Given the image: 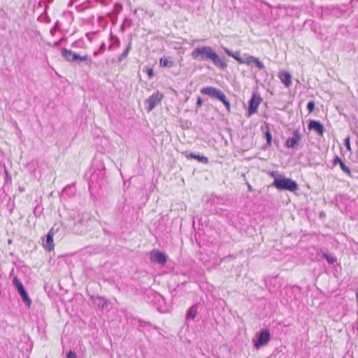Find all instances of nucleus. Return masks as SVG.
<instances>
[{"label":"nucleus","mask_w":358,"mask_h":358,"mask_svg":"<svg viewBox=\"0 0 358 358\" xmlns=\"http://www.w3.org/2000/svg\"><path fill=\"white\" fill-rule=\"evenodd\" d=\"M253 58H254V56H252V55L247 56L245 58L243 59L241 64H245L247 65H252V59Z\"/></svg>","instance_id":"23"},{"label":"nucleus","mask_w":358,"mask_h":358,"mask_svg":"<svg viewBox=\"0 0 358 358\" xmlns=\"http://www.w3.org/2000/svg\"><path fill=\"white\" fill-rule=\"evenodd\" d=\"M314 108H315V102L313 101H308V103L307 104V109H308V112L309 113L313 112Z\"/></svg>","instance_id":"25"},{"label":"nucleus","mask_w":358,"mask_h":358,"mask_svg":"<svg viewBox=\"0 0 358 358\" xmlns=\"http://www.w3.org/2000/svg\"><path fill=\"white\" fill-rule=\"evenodd\" d=\"M197 315V305H194L191 306L187 313L186 319L187 320H194Z\"/></svg>","instance_id":"14"},{"label":"nucleus","mask_w":358,"mask_h":358,"mask_svg":"<svg viewBox=\"0 0 358 358\" xmlns=\"http://www.w3.org/2000/svg\"><path fill=\"white\" fill-rule=\"evenodd\" d=\"M262 98L254 94L249 101L248 114L251 115L257 112L258 106L260 104Z\"/></svg>","instance_id":"10"},{"label":"nucleus","mask_w":358,"mask_h":358,"mask_svg":"<svg viewBox=\"0 0 358 358\" xmlns=\"http://www.w3.org/2000/svg\"><path fill=\"white\" fill-rule=\"evenodd\" d=\"M61 52L62 57L69 62L80 64L82 62H85L89 67H90L93 63L92 59L87 55L81 56L65 48L62 49Z\"/></svg>","instance_id":"3"},{"label":"nucleus","mask_w":358,"mask_h":358,"mask_svg":"<svg viewBox=\"0 0 358 358\" xmlns=\"http://www.w3.org/2000/svg\"><path fill=\"white\" fill-rule=\"evenodd\" d=\"M341 169L349 176H351V171L349 166H348L343 162L339 164Z\"/></svg>","instance_id":"21"},{"label":"nucleus","mask_w":358,"mask_h":358,"mask_svg":"<svg viewBox=\"0 0 358 358\" xmlns=\"http://www.w3.org/2000/svg\"><path fill=\"white\" fill-rule=\"evenodd\" d=\"M264 135H265V138L266 139V144L268 145H271V141H272V135L268 129L265 131Z\"/></svg>","instance_id":"24"},{"label":"nucleus","mask_w":358,"mask_h":358,"mask_svg":"<svg viewBox=\"0 0 358 358\" xmlns=\"http://www.w3.org/2000/svg\"><path fill=\"white\" fill-rule=\"evenodd\" d=\"M13 284L17 289L19 294L22 297V301L27 307L29 308L31 304V300L20 280L17 277H14L13 279Z\"/></svg>","instance_id":"5"},{"label":"nucleus","mask_w":358,"mask_h":358,"mask_svg":"<svg viewBox=\"0 0 358 358\" xmlns=\"http://www.w3.org/2000/svg\"><path fill=\"white\" fill-rule=\"evenodd\" d=\"M343 162L342 159L336 156L334 159V164L336 165L337 164H340Z\"/></svg>","instance_id":"29"},{"label":"nucleus","mask_w":358,"mask_h":358,"mask_svg":"<svg viewBox=\"0 0 358 358\" xmlns=\"http://www.w3.org/2000/svg\"><path fill=\"white\" fill-rule=\"evenodd\" d=\"M200 92L202 94L220 100L224 103L227 111L230 110V103L224 92L214 87H203Z\"/></svg>","instance_id":"4"},{"label":"nucleus","mask_w":358,"mask_h":358,"mask_svg":"<svg viewBox=\"0 0 358 358\" xmlns=\"http://www.w3.org/2000/svg\"><path fill=\"white\" fill-rule=\"evenodd\" d=\"M131 49V41H130L127 45L126 49L123 51V52L118 57L119 62H121L127 57Z\"/></svg>","instance_id":"17"},{"label":"nucleus","mask_w":358,"mask_h":358,"mask_svg":"<svg viewBox=\"0 0 358 358\" xmlns=\"http://www.w3.org/2000/svg\"><path fill=\"white\" fill-rule=\"evenodd\" d=\"M66 358H77V355H76V353L72 350H70L67 354H66Z\"/></svg>","instance_id":"28"},{"label":"nucleus","mask_w":358,"mask_h":358,"mask_svg":"<svg viewBox=\"0 0 358 358\" xmlns=\"http://www.w3.org/2000/svg\"><path fill=\"white\" fill-rule=\"evenodd\" d=\"M252 64L255 65L259 70L265 69V66L258 58L254 57L252 59Z\"/></svg>","instance_id":"19"},{"label":"nucleus","mask_w":358,"mask_h":358,"mask_svg":"<svg viewBox=\"0 0 358 358\" xmlns=\"http://www.w3.org/2000/svg\"><path fill=\"white\" fill-rule=\"evenodd\" d=\"M278 78L286 87L292 85V75L287 71H281L278 73Z\"/></svg>","instance_id":"13"},{"label":"nucleus","mask_w":358,"mask_h":358,"mask_svg":"<svg viewBox=\"0 0 358 358\" xmlns=\"http://www.w3.org/2000/svg\"><path fill=\"white\" fill-rule=\"evenodd\" d=\"M114 48H115V47H114V45H113V44H111V45H109V47H108V50H113Z\"/></svg>","instance_id":"35"},{"label":"nucleus","mask_w":358,"mask_h":358,"mask_svg":"<svg viewBox=\"0 0 358 358\" xmlns=\"http://www.w3.org/2000/svg\"><path fill=\"white\" fill-rule=\"evenodd\" d=\"M271 175L274 177V180L271 186L275 187L277 189L294 192L299 189V185L292 179L286 178L275 172H271Z\"/></svg>","instance_id":"2"},{"label":"nucleus","mask_w":358,"mask_h":358,"mask_svg":"<svg viewBox=\"0 0 358 358\" xmlns=\"http://www.w3.org/2000/svg\"><path fill=\"white\" fill-rule=\"evenodd\" d=\"M224 52L227 54V55L233 57L238 63L241 64L243 58L242 57H241L239 52H234L228 48H225Z\"/></svg>","instance_id":"15"},{"label":"nucleus","mask_w":358,"mask_h":358,"mask_svg":"<svg viewBox=\"0 0 358 358\" xmlns=\"http://www.w3.org/2000/svg\"><path fill=\"white\" fill-rule=\"evenodd\" d=\"M344 144H345V147L347 148L348 150H351V148H350V137H347L346 138H345Z\"/></svg>","instance_id":"27"},{"label":"nucleus","mask_w":358,"mask_h":358,"mask_svg":"<svg viewBox=\"0 0 358 358\" xmlns=\"http://www.w3.org/2000/svg\"><path fill=\"white\" fill-rule=\"evenodd\" d=\"M106 50V45L104 43H102L101 46H100V48H99V52H103Z\"/></svg>","instance_id":"32"},{"label":"nucleus","mask_w":358,"mask_h":358,"mask_svg":"<svg viewBox=\"0 0 358 358\" xmlns=\"http://www.w3.org/2000/svg\"><path fill=\"white\" fill-rule=\"evenodd\" d=\"M148 76L149 78H152L154 76V71L151 68H147L145 71H144Z\"/></svg>","instance_id":"26"},{"label":"nucleus","mask_w":358,"mask_h":358,"mask_svg":"<svg viewBox=\"0 0 358 358\" xmlns=\"http://www.w3.org/2000/svg\"><path fill=\"white\" fill-rule=\"evenodd\" d=\"M187 157L197 159L199 162L203 163V164H207L208 162V159L205 156H200L199 155H196L194 153H189V155L187 156Z\"/></svg>","instance_id":"16"},{"label":"nucleus","mask_w":358,"mask_h":358,"mask_svg":"<svg viewBox=\"0 0 358 358\" xmlns=\"http://www.w3.org/2000/svg\"><path fill=\"white\" fill-rule=\"evenodd\" d=\"M301 140V134L299 129H295L293 131V136L289 137L285 143V147L288 148H294L298 145L299 141Z\"/></svg>","instance_id":"8"},{"label":"nucleus","mask_w":358,"mask_h":358,"mask_svg":"<svg viewBox=\"0 0 358 358\" xmlns=\"http://www.w3.org/2000/svg\"><path fill=\"white\" fill-rule=\"evenodd\" d=\"M192 59L197 61H211L215 66L224 70L227 67L225 58L220 57L210 46L195 48L191 52Z\"/></svg>","instance_id":"1"},{"label":"nucleus","mask_w":358,"mask_h":358,"mask_svg":"<svg viewBox=\"0 0 358 358\" xmlns=\"http://www.w3.org/2000/svg\"><path fill=\"white\" fill-rule=\"evenodd\" d=\"M99 53H102V52H99V50L98 51H96V52H94V56H96V55H97L98 54H99Z\"/></svg>","instance_id":"36"},{"label":"nucleus","mask_w":358,"mask_h":358,"mask_svg":"<svg viewBox=\"0 0 358 358\" xmlns=\"http://www.w3.org/2000/svg\"><path fill=\"white\" fill-rule=\"evenodd\" d=\"M322 256L326 259L329 264H334L336 262V259L327 253L322 252Z\"/></svg>","instance_id":"20"},{"label":"nucleus","mask_w":358,"mask_h":358,"mask_svg":"<svg viewBox=\"0 0 358 358\" xmlns=\"http://www.w3.org/2000/svg\"><path fill=\"white\" fill-rule=\"evenodd\" d=\"M97 299L99 300L98 306L101 308H104L107 305V301L101 296H98Z\"/></svg>","instance_id":"22"},{"label":"nucleus","mask_w":358,"mask_h":358,"mask_svg":"<svg viewBox=\"0 0 358 358\" xmlns=\"http://www.w3.org/2000/svg\"><path fill=\"white\" fill-rule=\"evenodd\" d=\"M163 98L164 94L160 92H156L150 96L146 100V102L148 103V111L152 110L161 102Z\"/></svg>","instance_id":"7"},{"label":"nucleus","mask_w":358,"mask_h":358,"mask_svg":"<svg viewBox=\"0 0 358 358\" xmlns=\"http://www.w3.org/2000/svg\"><path fill=\"white\" fill-rule=\"evenodd\" d=\"M114 47H119L120 45V41L117 37H115V41H114Z\"/></svg>","instance_id":"30"},{"label":"nucleus","mask_w":358,"mask_h":358,"mask_svg":"<svg viewBox=\"0 0 358 358\" xmlns=\"http://www.w3.org/2000/svg\"><path fill=\"white\" fill-rule=\"evenodd\" d=\"M18 189H19V191H20V192H24V191H25V188H24V187H19V188H18Z\"/></svg>","instance_id":"33"},{"label":"nucleus","mask_w":358,"mask_h":358,"mask_svg":"<svg viewBox=\"0 0 358 358\" xmlns=\"http://www.w3.org/2000/svg\"><path fill=\"white\" fill-rule=\"evenodd\" d=\"M160 66L171 68L173 66V62L167 58H161L159 60Z\"/></svg>","instance_id":"18"},{"label":"nucleus","mask_w":358,"mask_h":358,"mask_svg":"<svg viewBox=\"0 0 358 358\" xmlns=\"http://www.w3.org/2000/svg\"><path fill=\"white\" fill-rule=\"evenodd\" d=\"M53 236V229H51L47 234L45 240L43 242V247L48 251L54 250Z\"/></svg>","instance_id":"12"},{"label":"nucleus","mask_w":358,"mask_h":358,"mask_svg":"<svg viewBox=\"0 0 358 358\" xmlns=\"http://www.w3.org/2000/svg\"><path fill=\"white\" fill-rule=\"evenodd\" d=\"M271 339L270 332L268 329H264L262 331L257 340L254 341V345L257 349L267 345Z\"/></svg>","instance_id":"6"},{"label":"nucleus","mask_w":358,"mask_h":358,"mask_svg":"<svg viewBox=\"0 0 358 358\" xmlns=\"http://www.w3.org/2000/svg\"><path fill=\"white\" fill-rule=\"evenodd\" d=\"M150 260L161 265H164L166 262V256L161 251L154 250L150 252Z\"/></svg>","instance_id":"9"},{"label":"nucleus","mask_w":358,"mask_h":358,"mask_svg":"<svg viewBox=\"0 0 358 358\" xmlns=\"http://www.w3.org/2000/svg\"><path fill=\"white\" fill-rule=\"evenodd\" d=\"M248 188L251 189V186L250 185H248Z\"/></svg>","instance_id":"39"},{"label":"nucleus","mask_w":358,"mask_h":358,"mask_svg":"<svg viewBox=\"0 0 358 358\" xmlns=\"http://www.w3.org/2000/svg\"><path fill=\"white\" fill-rule=\"evenodd\" d=\"M308 127L310 130L315 131L319 136H323L324 128L320 122L317 120H310Z\"/></svg>","instance_id":"11"},{"label":"nucleus","mask_w":358,"mask_h":358,"mask_svg":"<svg viewBox=\"0 0 358 358\" xmlns=\"http://www.w3.org/2000/svg\"><path fill=\"white\" fill-rule=\"evenodd\" d=\"M357 330L358 331V306H357Z\"/></svg>","instance_id":"38"},{"label":"nucleus","mask_w":358,"mask_h":358,"mask_svg":"<svg viewBox=\"0 0 358 358\" xmlns=\"http://www.w3.org/2000/svg\"><path fill=\"white\" fill-rule=\"evenodd\" d=\"M196 104L197 107H201L202 106L203 101H202V99H201V98L200 96H199L197 98V101H196Z\"/></svg>","instance_id":"31"},{"label":"nucleus","mask_w":358,"mask_h":358,"mask_svg":"<svg viewBox=\"0 0 358 358\" xmlns=\"http://www.w3.org/2000/svg\"><path fill=\"white\" fill-rule=\"evenodd\" d=\"M39 208H39L38 206H36V207L34 208V213L35 215H36V213H38V210Z\"/></svg>","instance_id":"34"},{"label":"nucleus","mask_w":358,"mask_h":358,"mask_svg":"<svg viewBox=\"0 0 358 358\" xmlns=\"http://www.w3.org/2000/svg\"><path fill=\"white\" fill-rule=\"evenodd\" d=\"M356 299H357V306H358V290L356 292Z\"/></svg>","instance_id":"37"}]
</instances>
